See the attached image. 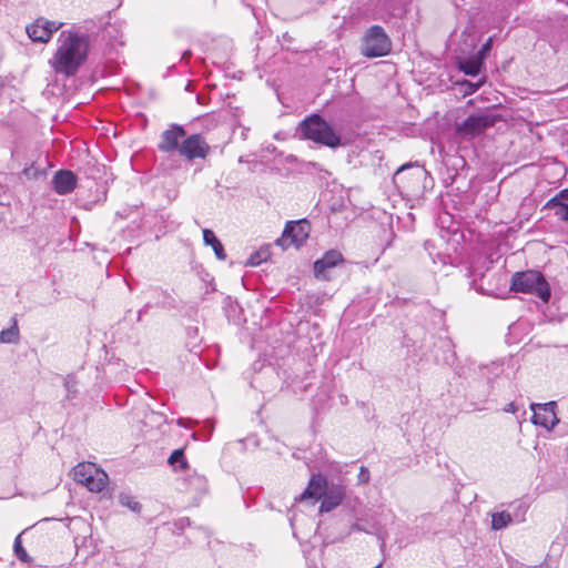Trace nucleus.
<instances>
[{"mask_svg":"<svg viewBox=\"0 0 568 568\" xmlns=\"http://www.w3.org/2000/svg\"><path fill=\"white\" fill-rule=\"evenodd\" d=\"M23 173L28 176V178H36L37 176V172L34 170L33 166H30V168H26L23 170Z\"/></svg>","mask_w":568,"mask_h":568,"instance_id":"obj_35","label":"nucleus"},{"mask_svg":"<svg viewBox=\"0 0 568 568\" xmlns=\"http://www.w3.org/2000/svg\"><path fill=\"white\" fill-rule=\"evenodd\" d=\"M185 130L183 126L179 124H172L168 130H165L161 134V141L158 145L159 150L162 152H179V148L181 146L180 141L185 138Z\"/></svg>","mask_w":568,"mask_h":568,"instance_id":"obj_12","label":"nucleus"},{"mask_svg":"<svg viewBox=\"0 0 568 568\" xmlns=\"http://www.w3.org/2000/svg\"><path fill=\"white\" fill-rule=\"evenodd\" d=\"M491 45V39H489L484 45H483V50H488Z\"/></svg>","mask_w":568,"mask_h":568,"instance_id":"obj_36","label":"nucleus"},{"mask_svg":"<svg viewBox=\"0 0 568 568\" xmlns=\"http://www.w3.org/2000/svg\"><path fill=\"white\" fill-rule=\"evenodd\" d=\"M511 291L531 294L548 303L551 293L550 286L539 271L517 272L511 278Z\"/></svg>","mask_w":568,"mask_h":568,"instance_id":"obj_4","label":"nucleus"},{"mask_svg":"<svg viewBox=\"0 0 568 568\" xmlns=\"http://www.w3.org/2000/svg\"><path fill=\"white\" fill-rule=\"evenodd\" d=\"M52 184L58 194L65 195L74 190L77 185V176L69 170H60L54 174Z\"/></svg>","mask_w":568,"mask_h":568,"instance_id":"obj_14","label":"nucleus"},{"mask_svg":"<svg viewBox=\"0 0 568 568\" xmlns=\"http://www.w3.org/2000/svg\"><path fill=\"white\" fill-rule=\"evenodd\" d=\"M327 487L325 477L321 474L312 475L307 487L301 494L298 500L314 499L316 501L322 498Z\"/></svg>","mask_w":568,"mask_h":568,"instance_id":"obj_15","label":"nucleus"},{"mask_svg":"<svg viewBox=\"0 0 568 568\" xmlns=\"http://www.w3.org/2000/svg\"><path fill=\"white\" fill-rule=\"evenodd\" d=\"M353 531H361L368 535H375L381 540V547H384L385 545V536L382 532V527L377 520L374 518L372 519H364L359 518L357 521L353 523L349 527V531L347 535L352 534Z\"/></svg>","mask_w":568,"mask_h":568,"instance_id":"obj_17","label":"nucleus"},{"mask_svg":"<svg viewBox=\"0 0 568 568\" xmlns=\"http://www.w3.org/2000/svg\"><path fill=\"white\" fill-rule=\"evenodd\" d=\"M358 484H366L369 480V471L366 467L362 466L358 473Z\"/></svg>","mask_w":568,"mask_h":568,"instance_id":"obj_32","label":"nucleus"},{"mask_svg":"<svg viewBox=\"0 0 568 568\" xmlns=\"http://www.w3.org/2000/svg\"><path fill=\"white\" fill-rule=\"evenodd\" d=\"M11 496H13V493L11 489H0V499H7Z\"/></svg>","mask_w":568,"mask_h":568,"instance_id":"obj_34","label":"nucleus"},{"mask_svg":"<svg viewBox=\"0 0 568 568\" xmlns=\"http://www.w3.org/2000/svg\"><path fill=\"white\" fill-rule=\"evenodd\" d=\"M308 233L310 224L307 221H291L286 223L282 236L277 239L275 243L283 250H286L292 245L298 247L306 241Z\"/></svg>","mask_w":568,"mask_h":568,"instance_id":"obj_8","label":"nucleus"},{"mask_svg":"<svg viewBox=\"0 0 568 568\" xmlns=\"http://www.w3.org/2000/svg\"><path fill=\"white\" fill-rule=\"evenodd\" d=\"M185 484L187 485L189 491H193L199 495L204 494L207 488L206 478L195 471L187 475L185 478Z\"/></svg>","mask_w":568,"mask_h":568,"instance_id":"obj_19","label":"nucleus"},{"mask_svg":"<svg viewBox=\"0 0 568 568\" xmlns=\"http://www.w3.org/2000/svg\"><path fill=\"white\" fill-rule=\"evenodd\" d=\"M63 384H64V387L67 390V398L73 399L78 394V390H77L78 381H77L75 376L72 374L67 375L64 377Z\"/></svg>","mask_w":568,"mask_h":568,"instance_id":"obj_26","label":"nucleus"},{"mask_svg":"<svg viewBox=\"0 0 568 568\" xmlns=\"http://www.w3.org/2000/svg\"><path fill=\"white\" fill-rule=\"evenodd\" d=\"M300 132L305 139L332 149L341 145V136L318 114H313L301 122Z\"/></svg>","mask_w":568,"mask_h":568,"instance_id":"obj_3","label":"nucleus"},{"mask_svg":"<svg viewBox=\"0 0 568 568\" xmlns=\"http://www.w3.org/2000/svg\"><path fill=\"white\" fill-rule=\"evenodd\" d=\"M546 207L551 210L559 220L568 222V203L546 204Z\"/></svg>","mask_w":568,"mask_h":568,"instance_id":"obj_29","label":"nucleus"},{"mask_svg":"<svg viewBox=\"0 0 568 568\" xmlns=\"http://www.w3.org/2000/svg\"><path fill=\"white\" fill-rule=\"evenodd\" d=\"M190 54H191V53H190V51H185V52L183 53V58H185L186 55H190Z\"/></svg>","mask_w":568,"mask_h":568,"instance_id":"obj_40","label":"nucleus"},{"mask_svg":"<svg viewBox=\"0 0 568 568\" xmlns=\"http://www.w3.org/2000/svg\"><path fill=\"white\" fill-rule=\"evenodd\" d=\"M343 262V255L336 250L326 252L322 258L314 263V274L317 278H326L325 271L335 267L338 263Z\"/></svg>","mask_w":568,"mask_h":568,"instance_id":"obj_16","label":"nucleus"},{"mask_svg":"<svg viewBox=\"0 0 568 568\" xmlns=\"http://www.w3.org/2000/svg\"><path fill=\"white\" fill-rule=\"evenodd\" d=\"M184 521H185L187 525L190 524V523H189V519H180V524H181V526H183V525H184Z\"/></svg>","mask_w":568,"mask_h":568,"instance_id":"obj_39","label":"nucleus"},{"mask_svg":"<svg viewBox=\"0 0 568 568\" xmlns=\"http://www.w3.org/2000/svg\"><path fill=\"white\" fill-rule=\"evenodd\" d=\"M13 551L19 560L23 562H31L32 559L23 548L20 535H18L14 539Z\"/></svg>","mask_w":568,"mask_h":568,"instance_id":"obj_25","label":"nucleus"},{"mask_svg":"<svg viewBox=\"0 0 568 568\" xmlns=\"http://www.w3.org/2000/svg\"><path fill=\"white\" fill-rule=\"evenodd\" d=\"M169 464L174 467V469L178 468H185L186 467V460L185 456L182 449H175L171 456L169 457Z\"/></svg>","mask_w":568,"mask_h":568,"instance_id":"obj_27","label":"nucleus"},{"mask_svg":"<svg viewBox=\"0 0 568 568\" xmlns=\"http://www.w3.org/2000/svg\"><path fill=\"white\" fill-rule=\"evenodd\" d=\"M73 476L77 483L85 486L92 493L102 491L109 480L106 473L92 463L78 464L73 468Z\"/></svg>","mask_w":568,"mask_h":568,"instance_id":"obj_7","label":"nucleus"},{"mask_svg":"<svg viewBox=\"0 0 568 568\" xmlns=\"http://www.w3.org/2000/svg\"><path fill=\"white\" fill-rule=\"evenodd\" d=\"M19 328L17 324V320L12 318V325L9 328L2 329L0 332V342L4 344H16L19 342Z\"/></svg>","mask_w":568,"mask_h":568,"instance_id":"obj_22","label":"nucleus"},{"mask_svg":"<svg viewBox=\"0 0 568 568\" xmlns=\"http://www.w3.org/2000/svg\"><path fill=\"white\" fill-rule=\"evenodd\" d=\"M210 151L209 144L200 134H192L181 142L179 154L192 161L194 159H204Z\"/></svg>","mask_w":568,"mask_h":568,"instance_id":"obj_11","label":"nucleus"},{"mask_svg":"<svg viewBox=\"0 0 568 568\" xmlns=\"http://www.w3.org/2000/svg\"><path fill=\"white\" fill-rule=\"evenodd\" d=\"M203 241L205 245L211 246L213 248L214 254L219 260L224 261L226 258L224 247L212 230H203Z\"/></svg>","mask_w":568,"mask_h":568,"instance_id":"obj_18","label":"nucleus"},{"mask_svg":"<svg viewBox=\"0 0 568 568\" xmlns=\"http://www.w3.org/2000/svg\"><path fill=\"white\" fill-rule=\"evenodd\" d=\"M510 523H514L510 513L507 510L496 511L491 514V529L501 530L506 528Z\"/></svg>","mask_w":568,"mask_h":568,"instance_id":"obj_21","label":"nucleus"},{"mask_svg":"<svg viewBox=\"0 0 568 568\" xmlns=\"http://www.w3.org/2000/svg\"><path fill=\"white\" fill-rule=\"evenodd\" d=\"M62 26V22L39 18L28 26L26 31L33 42L45 43L51 39L53 32L58 31Z\"/></svg>","mask_w":568,"mask_h":568,"instance_id":"obj_10","label":"nucleus"},{"mask_svg":"<svg viewBox=\"0 0 568 568\" xmlns=\"http://www.w3.org/2000/svg\"><path fill=\"white\" fill-rule=\"evenodd\" d=\"M517 406L515 403H508L505 407H504V412L506 413H511V414H515L517 412Z\"/></svg>","mask_w":568,"mask_h":568,"instance_id":"obj_33","label":"nucleus"},{"mask_svg":"<svg viewBox=\"0 0 568 568\" xmlns=\"http://www.w3.org/2000/svg\"><path fill=\"white\" fill-rule=\"evenodd\" d=\"M568 203V189L561 190L554 197H551L546 204H559Z\"/></svg>","mask_w":568,"mask_h":568,"instance_id":"obj_30","label":"nucleus"},{"mask_svg":"<svg viewBox=\"0 0 568 568\" xmlns=\"http://www.w3.org/2000/svg\"><path fill=\"white\" fill-rule=\"evenodd\" d=\"M89 36L75 29L63 30L58 38V48L50 60L57 73L67 77L74 75L87 60L89 51Z\"/></svg>","mask_w":568,"mask_h":568,"instance_id":"obj_1","label":"nucleus"},{"mask_svg":"<svg viewBox=\"0 0 568 568\" xmlns=\"http://www.w3.org/2000/svg\"><path fill=\"white\" fill-rule=\"evenodd\" d=\"M392 50V41L381 26L369 27L363 36L361 52L366 58H379Z\"/></svg>","mask_w":568,"mask_h":568,"instance_id":"obj_6","label":"nucleus"},{"mask_svg":"<svg viewBox=\"0 0 568 568\" xmlns=\"http://www.w3.org/2000/svg\"><path fill=\"white\" fill-rule=\"evenodd\" d=\"M179 425L184 426L182 419H179Z\"/></svg>","mask_w":568,"mask_h":568,"instance_id":"obj_41","label":"nucleus"},{"mask_svg":"<svg viewBox=\"0 0 568 568\" xmlns=\"http://www.w3.org/2000/svg\"><path fill=\"white\" fill-rule=\"evenodd\" d=\"M481 84H483V81H478L476 83L470 82V81H465L463 83V85L465 87V93L466 94L475 93L480 88Z\"/></svg>","mask_w":568,"mask_h":568,"instance_id":"obj_31","label":"nucleus"},{"mask_svg":"<svg viewBox=\"0 0 568 568\" xmlns=\"http://www.w3.org/2000/svg\"><path fill=\"white\" fill-rule=\"evenodd\" d=\"M205 424L209 426L211 433L213 430V424L210 420H206Z\"/></svg>","mask_w":568,"mask_h":568,"instance_id":"obj_38","label":"nucleus"},{"mask_svg":"<svg viewBox=\"0 0 568 568\" xmlns=\"http://www.w3.org/2000/svg\"><path fill=\"white\" fill-rule=\"evenodd\" d=\"M460 70L467 75L475 77L480 72V62L477 60H466L460 64Z\"/></svg>","mask_w":568,"mask_h":568,"instance_id":"obj_28","label":"nucleus"},{"mask_svg":"<svg viewBox=\"0 0 568 568\" xmlns=\"http://www.w3.org/2000/svg\"><path fill=\"white\" fill-rule=\"evenodd\" d=\"M428 173L419 164L407 163L396 170L393 183L398 193L407 200H416L424 194Z\"/></svg>","mask_w":568,"mask_h":568,"instance_id":"obj_2","label":"nucleus"},{"mask_svg":"<svg viewBox=\"0 0 568 568\" xmlns=\"http://www.w3.org/2000/svg\"><path fill=\"white\" fill-rule=\"evenodd\" d=\"M345 497V488L341 485H332L325 489L322 496L320 513H329L341 505Z\"/></svg>","mask_w":568,"mask_h":568,"instance_id":"obj_13","label":"nucleus"},{"mask_svg":"<svg viewBox=\"0 0 568 568\" xmlns=\"http://www.w3.org/2000/svg\"><path fill=\"white\" fill-rule=\"evenodd\" d=\"M119 504L123 507L129 508L131 511L139 514L141 511V504L135 500L129 493H121L118 497Z\"/></svg>","mask_w":568,"mask_h":568,"instance_id":"obj_24","label":"nucleus"},{"mask_svg":"<svg viewBox=\"0 0 568 568\" xmlns=\"http://www.w3.org/2000/svg\"><path fill=\"white\" fill-rule=\"evenodd\" d=\"M528 505L524 500H516L509 505V513L514 523H524L526 520V514Z\"/></svg>","mask_w":568,"mask_h":568,"instance_id":"obj_20","label":"nucleus"},{"mask_svg":"<svg viewBox=\"0 0 568 568\" xmlns=\"http://www.w3.org/2000/svg\"><path fill=\"white\" fill-rule=\"evenodd\" d=\"M145 308H146V306H145L144 308H142V310H140V311H139V313H138V320H139V321L141 320V316H142V314H143V312L145 311Z\"/></svg>","mask_w":568,"mask_h":568,"instance_id":"obj_37","label":"nucleus"},{"mask_svg":"<svg viewBox=\"0 0 568 568\" xmlns=\"http://www.w3.org/2000/svg\"><path fill=\"white\" fill-rule=\"evenodd\" d=\"M556 407L557 403L554 400L544 404H530V409L534 412L531 423L551 430L559 423Z\"/></svg>","mask_w":568,"mask_h":568,"instance_id":"obj_9","label":"nucleus"},{"mask_svg":"<svg viewBox=\"0 0 568 568\" xmlns=\"http://www.w3.org/2000/svg\"><path fill=\"white\" fill-rule=\"evenodd\" d=\"M500 116L489 110L480 111L467 116L456 125V133L465 140H470L483 134L487 129L493 128Z\"/></svg>","mask_w":568,"mask_h":568,"instance_id":"obj_5","label":"nucleus"},{"mask_svg":"<svg viewBox=\"0 0 568 568\" xmlns=\"http://www.w3.org/2000/svg\"><path fill=\"white\" fill-rule=\"evenodd\" d=\"M271 257V251L268 246H263L260 250L255 251L248 257L246 265L248 266H257L263 262H266Z\"/></svg>","mask_w":568,"mask_h":568,"instance_id":"obj_23","label":"nucleus"}]
</instances>
